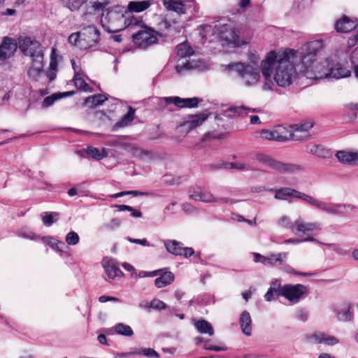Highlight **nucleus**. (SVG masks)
<instances>
[{"label":"nucleus","instance_id":"nucleus-20","mask_svg":"<svg viewBox=\"0 0 358 358\" xmlns=\"http://www.w3.org/2000/svg\"><path fill=\"white\" fill-rule=\"evenodd\" d=\"M17 44L14 39L6 38L0 45V59L5 60L12 57L17 50Z\"/></svg>","mask_w":358,"mask_h":358},{"label":"nucleus","instance_id":"nucleus-63","mask_svg":"<svg viewBox=\"0 0 358 358\" xmlns=\"http://www.w3.org/2000/svg\"><path fill=\"white\" fill-rule=\"evenodd\" d=\"M199 103V99L196 97L184 99V108L196 107Z\"/></svg>","mask_w":358,"mask_h":358},{"label":"nucleus","instance_id":"nucleus-16","mask_svg":"<svg viewBox=\"0 0 358 358\" xmlns=\"http://www.w3.org/2000/svg\"><path fill=\"white\" fill-rule=\"evenodd\" d=\"M313 127L310 122H306L293 126L292 131L289 130L290 140L301 141L309 136L308 131Z\"/></svg>","mask_w":358,"mask_h":358},{"label":"nucleus","instance_id":"nucleus-28","mask_svg":"<svg viewBox=\"0 0 358 358\" xmlns=\"http://www.w3.org/2000/svg\"><path fill=\"white\" fill-rule=\"evenodd\" d=\"M313 339L317 343H324L327 345H334L339 343V339L335 336L324 333H315L312 336Z\"/></svg>","mask_w":358,"mask_h":358},{"label":"nucleus","instance_id":"nucleus-61","mask_svg":"<svg viewBox=\"0 0 358 358\" xmlns=\"http://www.w3.org/2000/svg\"><path fill=\"white\" fill-rule=\"evenodd\" d=\"M182 210L187 215L194 214L198 212V209L189 203H182Z\"/></svg>","mask_w":358,"mask_h":358},{"label":"nucleus","instance_id":"nucleus-14","mask_svg":"<svg viewBox=\"0 0 358 358\" xmlns=\"http://www.w3.org/2000/svg\"><path fill=\"white\" fill-rule=\"evenodd\" d=\"M101 265L108 278V280L123 275V272L120 270L118 262L113 258L105 257L101 261Z\"/></svg>","mask_w":358,"mask_h":358},{"label":"nucleus","instance_id":"nucleus-3","mask_svg":"<svg viewBox=\"0 0 358 358\" xmlns=\"http://www.w3.org/2000/svg\"><path fill=\"white\" fill-rule=\"evenodd\" d=\"M200 34L203 38H207L208 34L211 33L215 36L220 42L222 46L232 45L234 47L241 45V40L239 39L236 33L230 27L229 25L219 24L212 26L210 24H203L199 27Z\"/></svg>","mask_w":358,"mask_h":358},{"label":"nucleus","instance_id":"nucleus-27","mask_svg":"<svg viewBox=\"0 0 358 358\" xmlns=\"http://www.w3.org/2000/svg\"><path fill=\"white\" fill-rule=\"evenodd\" d=\"M153 4L152 0L130 1L127 10L130 13H141L149 8Z\"/></svg>","mask_w":358,"mask_h":358},{"label":"nucleus","instance_id":"nucleus-52","mask_svg":"<svg viewBox=\"0 0 358 358\" xmlns=\"http://www.w3.org/2000/svg\"><path fill=\"white\" fill-rule=\"evenodd\" d=\"M134 110L130 108L127 113L123 116L118 124L121 127L128 125L134 120Z\"/></svg>","mask_w":358,"mask_h":358},{"label":"nucleus","instance_id":"nucleus-1","mask_svg":"<svg viewBox=\"0 0 358 358\" xmlns=\"http://www.w3.org/2000/svg\"><path fill=\"white\" fill-rule=\"evenodd\" d=\"M302 47L299 52L288 49L284 51L272 50L262 59L268 62L273 79L277 86L282 88L289 87L293 84L301 72Z\"/></svg>","mask_w":358,"mask_h":358},{"label":"nucleus","instance_id":"nucleus-9","mask_svg":"<svg viewBox=\"0 0 358 358\" xmlns=\"http://www.w3.org/2000/svg\"><path fill=\"white\" fill-rule=\"evenodd\" d=\"M256 159L262 164L271 168L280 173H292L299 169V167L297 165L281 162L262 153L257 154Z\"/></svg>","mask_w":358,"mask_h":358},{"label":"nucleus","instance_id":"nucleus-48","mask_svg":"<svg viewBox=\"0 0 358 358\" xmlns=\"http://www.w3.org/2000/svg\"><path fill=\"white\" fill-rule=\"evenodd\" d=\"M131 152L134 156L141 158L142 159H149L152 156L151 152H150L147 150H142L139 148H136V147L132 148Z\"/></svg>","mask_w":358,"mask_h":358},{"label":"nucleus","instance_id":"nucleus-19","mask_svg":"<svg viewBox=\"0 0 358 358\" xmlns=\"http://www.w3.org/2000/svg\"><path fill=\"white\" fill-rule=\"evenodd\" d=\"M350 309V303L348 301H343L335 306L334 310L337 320L344 322L350 321L352 317Z\"/></svg>","mask_w":358,"mask_h":358},{"label":"nucleus","instance_id":"nucleus-4","mask_svg":"<svg viewBox=\"0 0 358 358\" xmlns=\"http://www.w3.org/2000/svg\"><path fill=\"white\" fill-rule=\"evenodd\" d=\"M227 71H235L241 78L242 84L245 87H254L261 79V71L251 64L236 62L224 66Z\"/></svg>","mask_w":358,"mask_h":358},{"label":"nucleus","instance_id":"nucleus-60","mask_svg":"<svg viewBox=\"0 0 358 358\" xmlns=\"http://www.w3.org/2000/svg\"><path fill=\"white\" fill-rule=\"evenodd\" d=\"M308 241H316V239L313 237H307L303 239H299V238H288L285 240L284 243L285 244H299L302 242H308Z\"/></svg>","mask_w":358,"mask_h":358},{"label":"nucleus","instance_id":"nucleus-7","mask_svg":"<svg viewBox=\"0 0 358 358\" xmlns=\"http://www.w3.org/2000/svg\"><path fill=\"white\" fill-rule=\"evenodd\" d=\"M159 34L153 29L146 26L136 31L132 36L133 42L140 48L146 49L158 41Z\"/></svg>","mask_w":358,"mask_h":358},{"label":"nucleus","instance_id":"nucleus-29","mask_svg":"<svg viewBox=\"0 0 358 358\" xmlns=\"http://www.w3.org/2000/svg\"><path fill=\"white\" fill-rule=\"evenodd\" d=\"M288 253L283 252L279 253H271L266 256V265L280 266L282 265L287 259Z\"/></svg>","mask_w":358,"mask_h":358},{"label":"nucleus","instance_id":"nucleus-62","mask_svg":"<svg viewBox=\"0 0 358 358\" xmlns=\"http://www.w3.org/2000/svg\"><path fill=\"white\" fill-rule=\"evenodd\" d=\"M81 39V31L71 34L68 38L69 43L79 46V40Z\"/></svg>","mask_w":358,"mask_h":358},{"label":"nucleus","instance_id":"nucleus-12","mask_svg":"<svg viewBox=\"0 0 358 358\" xmlns=\"http://www.w3.org/2000/svg\"><path fill=\"white\" fill-rule=\"evenodd\" d=\"M269 191L275 192L274 198L277 200H286L288 197L300 199L308 203L310 195L290 187H281L270 189Z\"/></svg>","mask_w":358,"mask_h":358},{"label":"nucleus","instance_id":"nucleus-57","mask_svg":"<svg viewBox=\"0 0 358 358\" xmlns=\"http://www.w3.org/2000/svg\"><path fill=\"white\" fill-rule=\"evenodd\" d=\"M121 225V220L117 218H113L104 225V227L108 230H115Z\"/></svg>","mask_w":358,"mask_h":358},{"label":"nucleus","instance_id":"nucleus-49","mask_svg":"<svg viewBox=\"0 0 358 358\" xmlns=\"http://www.w3.org/2000/svg\"><path fill=\"white\" fill-rule=\"evenodd\" d=\"M115 207L118 211L128 210L131 212V215L134 217H141L142 213L140 210L134 209L132 207L127 205H116Z\"/></svg>","mask_w":358,"mask_h":358},{"label":"nucleus","instance_id":"nucleus-38","mask_svg":"<svg viewBox=\"0 0 358 358\" xmlns=\"http://www.w3.org/2000/svg\"><path fill=\"white\" fill-rule=\"evenodd\" d=\"M129 355H143L148 358H159V355L152 348H138L129 353Z\"/></svg>","mask_w":358,"mask_h":358},{"label":"nucleus","instance_id":"nucleus-25","mask_svg":"<svg viewBox=\"0 0 358 358\" xmlns=\"http://www.w3.org/2000/svg\"><path fill=\"white\" fill-rule=\"evenodd\" d=\"M356 27V22L345 15L338 20L335 24L336 31L341 33H348L355 29Z\"/></svg>","mask_w":358,"mask_h":358},{"label":"nucleus","instance_id":"nucleus-47","mask_svg":"<svg viewBox=\"0 0 358 358\" xmlns=\"http://www.w3.org/2000/svg\"><path fill=\"white\" fill-rule=\"evenodd\" d=\"M309 152L319 157H326L328 150L322 145H314L310 148Z\"/></svg>","mask_w":358,"mask_h":358},{"label":"nucleus","instance_id":"nucleus-36","mask_svg":"<svg viewBox=\"0 0 358 358\" xmlns=\"http://www.w3.org/2000/svg\"><path fill=\"white\" fill-rule=\"evenodd\" d=\"M195 327L201 334H207L209 336L214 334V331L212 325L204 320H200L195 323Z\"/></svg>","mask_w":358,"mask_h":358},{"label":"nucleus","instance_id":"nucleus-44","mask_svg":"<svg viewBox=\"0 0 358 358\" xmlns=\"http://www.w3.org/2000/svg\"><path fill=\"white\" fill-rule=\"evenodd\" d=\"M59 214L57 213H48L44 212L41 214V218L43 223L46 227L51 226L55 220L58 219Z\"/></svg>","mask_w":358,"mask_h":358},{"label":"nucleus","instance_id":"nucleus-59","mask_svg":"<svg viewBox=\"0 0 358 358\" xmlns=\"http://www.w3.org/2000/svg\"><path fill=\"white\" fill-rule=\"evenodd\" d=\"M150 307L153 309L162 310L166 308V305L162 301L155 299L150 302Z\"/></svg>","mask_w":358,"mask_h":358},{"label":"nucleus","instance_id":"nucleus-22","mask_svg":"<svg viewBox=\"0 0 358 358\" xmlns=\"http://www.w3.org/2000/svg\"><path fill=\"white\" fill-rule=\"evenodd\" d=\"M207 118L208 115L205 113L191 115L187 120L184 122V123L180 127L187 130L188 132L190 130L202 124L203 122L207 120Z\"/></svg>","mask_w":358,"mask_h":358},{"label":"nucleus","instance_id":"nucleus-41","mask_svg":"<svg viewBox=\"0 0 358 358\" xmlns=\"http://www.w3.org/2000/svg\"><path fill=\"white\" fill-rule=\"evenodd\" d=\"M177 54L178 56L181 57H186L192 55L194 52L192 48L185 43H182L179 44L177 48Z\"/></svg>","mask_w":358,"mask_h":358},{"label":"nucleus","instance_id":"nucleus-21","mask_svg":"<svg viewBox=\"0 0 358 358\" xmlns=\"http://www.w3.org/2000/svg\"><path fill=\"white\" fill-rule=\"evenodd\" d=\"M31 65L28 69V76L34 80H38L43 71V57L31 59Z\"/></svg>","mask_w":358,"mask_h":358},{"label":"nucleus","instance_id":"nucleus-46","mask_svg":"<svg viewBox=\"0 0 358 358\" xmlns=\"http://www.w3.org/2000/svg\"><path fill=\"white\" fill-rule=\"evenodd\" d=\"M278 225L286 229L294 231V222H292L290 217L287 215H282L278 220Z\"/></svg>","mask_w":358,"mask_h":358},{"label":"nucleus","instance_id":"nucleus-17","mask_svg":"<svg viewBox=\"0 0 358 358\" xmlns=\"http://www.w3.org/2000/svg\"><path fill=\"white\" fill-rule=\"evenodd\" d=\"M320 229V224L317 222H306L302 217H299L294 221V233L309 235L315 230Z\"/></svg>","mask_w":358,"mask_h":358},{"label":"nucleus","instance_id":"nucleus-32","mask_svg":"<svg viewBox=\"0 0 358 358\" xmlns=\"http://www.w3.org/2000/svg\"><path fill=\"white\" fill-rule=\"evenodd\" d=\"M250 112L257 113L258 110L244 106H233L226 111V115L228 117L243 116Z\"/></svg>","mask_w":358,"mask_h":358},{"label":"nucleus","instance_id":"nucleus-50","mask_svg":"<svg viewBox=\"0 0 358 358\" xmlns=\"http://www.w3.org/2000/svg\"><path fill=\"white\" fill-rule=\"evenodd\" d=\"M162 100L164 101L167 105L174 103L178 107L184 108V99L178 96H169L164 97L162 98Z\"/></svg>","mask_w":358,"mask_h":358},{"label":"nucleus","instance_id":"nucleus-42","mask_svg":"<svg viewBox=\"0 0 358 358\" xmlns=\"http://www.w3.org/2000/svg\"><path fill=\"white\" fill-rule=\"evenodd\" d=\"M73 82L75 86L78 89L83 90L85 92L92 90L88 84L85 81V80L81 77L80 74H79L78 72L76 73L73 77Z\"/></svg>","mask_w":358,"mask_h":358},{"label":"nucleus","instance_id":"nucleus-45","mask_svg":"<svg viewBox=\"0 0 358 358\" xmlns=\"http://www.w3.org/2000/svg\"><path fill=\"white\" fill-rule=\"evenodd\" d=\"M73 92H66L64 94H55L52 96H47L43 99V106L44 108L49 107V106H52L55 103V101L61 99L62 97L66 96L69 94H71Z\"/></svg>","mask_w":358,"mask_h":358},{"label":"nucleus","instance_id":"nucleus-37","mask_svg":"<svg viewBox=\"0 0 358 358\" xmlns=\"http://www.w3.org/2000/svg\"><path fill=\"white\" fill-rule=\"evenodd\" d=\"M107 98L103 94H96L85 99V103L86 106L93 108L102 104Z\"/></svg>","mask_w":358,"mask_h":358},{"label":"nucleus","instance_id":"nucleus-8","mask_svg":"<svg viewBox=\"0 0 358 358\" xmlns=\"http://www.w3.org/2000/svg\"><path fill=\"white\" fill-rule=\"evenodd\" d=\"M18 46L21 52L30 59L43 57L42 45L34 38L29 36H20L18 38Z\"/></svg>","mask_w":358,"mask_h":358},{"label":"nucleus","instance_id":"nucleus-40","mask_svg":"<svg viewBox=\"0 0 358 358\" xmlns=\"http://www.w3.org/2000/svg\"><path fill=\"white\" fill-rule=\"evenodd\" d=\"M114 329L117 334L122 336H131L134 334V331L131 327L123 323L117 324L114 327Z\"/></svg>","mask_w":358,"mask_h":358},{"label":"nucleus","instance_id":"nucleus-2","mask_svg":"<svg viewBox=\"0 0 358 358\" xmlns=\"http://www.w3.org/2000/svg\"><path fill=\"white\" fill-rule=\"evenodd\" d=\"M323 48L320 40L310 41L302 45L301 72L308 79H321L332 77L336 79L350 76V71L341 64H332L329 59L318 62L316 56L319 50Z\"/></svg>","mask_w":358,"mask_h":358},{"label":"nucleus","instance_id":"nucleus-23","mask_svg":"<svg viewBox=\"0 0 358 358\" xmlns=\"http://www.w3.org/2000/svg\"><path fill=\"white\" fill-rule=\"evenodd\" d=\"M282 290V286L281 285L280 280L278 279L272 280L270 287L264 294V299L266 301H272L277 299L279 296H281Z\"/></svg>","mask_w":358,"mask_h":358},{"label":"nucleus","instance_id":"nucleus-24","mask_svg":"<svg viewBox=\"0 0 358 358\" xmlns=\"http://www.w3.org/2000/svg\"><path fill=\"white\" fill-rule=\"evenodd\" d=\"M162 4L168 11L174 12L178 15L186 13V6L181 0H162Z\"/></svg>","mask_w":358,"mask_h":358},{"label":"nucleus","instance_id":"nucleus-64","mask_svg":"<svg viewBox=\"0 0 358 358\" xmlns=\"http://www.w3.org/2000/svg\"><path fill=\"white\" fill-rule=\"evenodd\" d=\"M56 50L52 48L51 55H50V69L54 70L56 71L57 68V61L56 59Z\"/></svg>","mask_w":358,"mask_h":358},{"label":"nucleus","instance_id":"nucleus-11","mask_svg":"<svg viewBox=\"0 0 358 358\" xmlns=\"http://www.w3.org/2000/svg\"><path fill=\"white\" fill-rule=\"evenodd\" d=\"M99 40V32L94 26H88L81 31L79 47L81 49H90L96 46Z\"/></svg>","mask_w":358,"mask_h":358},{"label":"nucleus","instance_id":"nucleus-35","mask_svg":"<svg viewBox=\"0 0 358 358\" xmlns=\"http://www.w3.org/2000/svg\"><path fill=\"white\" fill-rule=\"evenodd\" d=\"M164 246L169 253L174 255H180L182 252V243L175 240H166L164 241Z\"/></svg>","mask_w":358,"mask_h":358},{"label":"nucleus","instance_id":"nucleus-26","mask_svg":"<svg viewBox=\"0 0 358 358\" xmlns=\"http://www.w3.org/2000/svg\"><path fill=\"white\" fill-rule=\"evenodd\" d=\"M336 157L343 164H356L358 163V152L340 150L336 153Z\"/></svg>","mask_w":358,"mask_h":358},{"label":"nucleus","instance_id":"nucleus-30","mask_svg":"<svg viewBox=\"0 0 358 358\" xmlns=\"http://www.w3.org/2000/svg\"><path fill=\"white\" fill-rule=\"evenodd\" d=\"M241 330L246 336H250L252 334V320L250 313L248 311H243L239 319Z\"/></svg>","mask_w":358,"mask_h":358},{"label":"nucleus","instance_id":"nucleus-5","mask_svg":"<svg viewBox=\"0 0 358 358\" xmlns=\"http://www.w3.org/2000/svg\"><path fill=\"white\" fill-rule=\"evenodd\" d=\"M102 27L108 32L115 33L125 29L124 13L120 6L106 8L101 18Z\"/></svg>","mask_w":358,"mask_h":358},{"label":"nucleus","instance_id":"nucleus-51","mask_svg":"<svg viewBox=\"0 0 358 358\" xmlns=\"http://www.w3.org/2000/svg\"><path fill=\"white\" fill-rule=\"evenodd\" d=\"M66 7L71 11L78 10L82 5L83 0H62Z\"/></svg>","mask_w":358,"mask_h":358},{"label":"nucleus","instance_id":"nucleus-58","mask_svg":"<svg viewBox=\"0 0 358 358\" xmlns=\"http://www.w3.org/2000/svg\"><path fill=\"white\" fill-rule=\"evenodd\" d=\"M125 239L128 241L130 243L138 244L143 246H147V247H152L153 245L150 244L146 238L143 239H136V238H132L131 237H126Z\"/></svg>","mask_w":358,"mask_h":358},{"label":"nucleus","instance_id":"nucleus-6","mask_svg":"<svg viewBox=\"0 0 358 358\" xmlns=\"http://www.w3.org/2000/svg\"><path fill=\"white\" fill-rule=\"evenodd\" d=\"M255 138L278 142L290 140L289 130L282 125H277L268 129H261L255 133Z\"/></svg>","mask_w":358,"mask_h":358},{"label":"nucleus","instance_id":"nucleus-53","mask_svg":"<svg viewBox=\"0 0 358 358\" xmlns=\"http://www.w3.org/2000/svg\"><path fill=\"white\" fill-rule=\"evenodd\" d=\"M162 271V269H158L153 271H140L138 273L136 272L135 276L139 278H152L157 276Z\"/></svg>","mask_w":358,"mask_h":358},{"label":"nucleus","instance_id":"nucleus-18","mask_svg":"<svg viewBox=\"0 0 358 358\" xmlns=\"http://www.w3.org/2000/svg\"><path fill=\"white\" fill-rule=\"evenodd\" d=\"M203 67V63L199 59H187L178 61L176 70L179 74H182L189 70L201 71Z\"/></svg>","mask_w":358,"mask_h":358},{"label":"nucleus","instance_id":"nucleus-10","mask_svg":"<svg viewBox=\"0 0 358 358\" xmlns=\"http://www.w3.org/2000/svg\"><path fill=\"white\" fill-rule=\"evenodd\" d=\"M307 287L301 284H286L282 286L281 296L292 303H298L307 292Z\"/></svg>","mask_w":358,"mask_h":358},{"label":"nucleus","instance_id":"nucleus-33","mask_svg":"<svg viewBox=\"0 0 358 358\" xmlns=\"http://www.w3.org/2000/svg\"><path fill=\"white\" fill-rule=\"evenodd\" d=\"M174 280V275L172 272L166 271L161 274L160 277L155 280V285L157 288H162L170 284Z\"/></svg>","mask_w":358,"mask_h":358},{"label":"nucleus","instance_id":"nucleus-13","mask_svg":"<svg viewBox=\"0 0 358 358\" xmlns=\"http://www.w3.org/2000/svg\"><path fill=\"white\" fill-rule=\"evenodd\" d=\"M308 203L331 215H341V209L345 208L346 206L341 203H327L310 196Z\"/></svg>","mask_w":358,"mask_h":358},{"label":"nucleus","instance_id":"nucleus-55","mask_svg":"<svg viewBox=\"0 0 358 358\" xmlns=\"http://www.w3.org/2000/svg\"><path fill=\"white\" fill-rule=\"evenodd\" d=\"M89 5L94 10H104L106 6L108 5L106 1H101L100 0H89Z\"/></svg>","mask_w":358,"mask_h":358},{"label":"nucleus","instance_id":"nucleus-43","mask_svg":"<svg viewBox=\"0 0 358 358\" xmlns=\"http://www.w3.org/2000/svg\"><path fill=\"white\" fill-rule=\"evenodd\" d=\"M348 44L350 45H357V47L352 51L350 55L351 62L353 64L354 68L355 69V65H358V34L354 38L349 41Z\"/></svg>","mask_w":358,"mask_h":358},{"label":"nucleus","instance_id":"nucleus-39","mask_svg":"<svg viewBox=\"0 0 358 358\" xmlns=\"http://www.w3.org/2000/svg\"><path fill=\"white\" fill-rule=\"evenodd\" d=\"M87 153L92 158L97 160L102 159L108 155V152L105 148H103L101 152L98 148L92 146L87 147Z\"/></svg>","mask_w":358,"mask_h":358},{"label":"nucleus","instance_id":"nucleus-56","mask_svg":"<svg viewBox=\"0 0 358 358\" xmlns=\"http://www.w3.org/2000/svg\"><path fill=\"white\" fill-rule=\"evenodd\" d=\"M17 235L20 237L27 238V239H30V240L36 239V236H35L34 233L27 229H21L18 231Z\"/></svg>","mask_w":358,"mask_h":358},{"label":"nucleus","instance_id":"nucleus-54","mask_svg":"<svg viewBox=\"0 0 358 358\" xmlns=\"http://www.w3.org/2000/svg\"><path fill=\"white\" fill-rule=\"evenodd\" d=\"M80 237L75 231H70L66 234V242L69 245H75L79 243Z\"/></svg>","mask_w":358,"mask_h":358},{"label":"nucleus","instance_id":"nucleus-34","mask_svg":"<svg viewBox=\"0 0 358 358\" xmlns=\"http://www.w3.org/2000/svg\"><path fill=\"white\" fill-rule=\"evenodd\" d=\"M201 199L200 201L203 202H217L220 203H233L234 200L229 198H220L217 199L215 198L211 193L204 191H201Z\"/></svg>","mask_w":358,"mask_h":358},{"label":"nucleus","instance_id":"nucleus-31","mask_svg":"<svg viewBox=\"0 0 358 358\" xmlns=\"http://www.w3.org/2000/svg\"><path fill=\"white\" fill-rule=\"evenodd\" d=\"M125 28L129 27L131 29L139 28L141 29L142 27L146 26L140 17H135L130 12H125Z\"/></svg>","mask_w":358,"mask_h":358},{"label":"nucleus","instance_id":"nucleus-15","mask_svg":"<svg viewBox=\"0 0 358 358\" xmlns=\"http://www.w3.org/2000/svg\"><path fill=\"white\" fill-rule=\"evenodd\" d=\"M270 64L268 62H264L262 60L260 63V71L264 78L262 85V90L264 92H273L277 85L273 79V74L270 70Z\"/></svg>","mask_w":358,"mask_h":358}]
</instances>
